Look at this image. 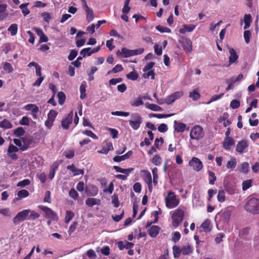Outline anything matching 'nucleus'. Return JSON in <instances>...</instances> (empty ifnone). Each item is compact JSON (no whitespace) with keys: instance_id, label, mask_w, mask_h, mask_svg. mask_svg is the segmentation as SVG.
Listing matches in <instances>:
<instances>
[{"instance_id":"7","label":"nucleus","mask_w":259,"mask_h":259,"mask_svg":"<svg viewBox=\"0 0 259 259\" xmlns=\"http://www.w3.org/2000/svg\"><path fill=\"white\" fill-rule=\"evenodd\" d=\"M81 2L82 7L85 11L86 15V20L88 22H91L95 18V14L92 9L89 7L86 0H80Z\"/></svg>"},{"instance_id":"35","label":"nucleus","mask_w":259,"mask_h":259,"mask_svg":"<svg viewBox=\"0 0 259 259\" xmlns=\"http://www.w3.org/2000/svg\"><path fill=\"white\" fill-rule=\"evenodd\" d=\"M189 97L194 101H197L200 98V94L196 91L194 90L190 92Z\"/></svg>"},{"instance_id":"64","label":"nucleus","mask_w":259,"mask_h":259,"mask_svg":"<svg viewBox=\"0 0 259 259\" xmlns=\"http://www.w3.org/2000/svg\"><path fill=\"white\" fill-rule=\"evenodd\" d=\"M158 130L159 132L165 133L168 130V127L166 124L161 123L158 126Z\"/></svg>"},{"instance_id":"44","label":"nucleus","mask_w":259,"mask_h":259,"mask_svg":"<svg viewBox=\"0 0 259 259\" xmlns=\"http://www.w3.org/2000/svg\"><path fill=\"white\" fill-rule=\"evenodd\" d=\"M126 76L127 79L132 80H136L139 77L138 73L135 71H132L127 74Z\"/></svg>"},{"instance_id":"40","label":"nucleus","mask_w":259,"mask_h":259,"mask_svg":"<svg viewBox=\"0 0 259 259\" xmlns=\"http://www.w3.org/2000/svg\"><path fill=\"white\" fill-rule=\"evenodd\" d=\"M152 162L155 165H160L162 162V159L159 155L156 154L153 156Z\"/></svg>"},{"instance_id":"57","label":"nucleus","mask_w":259,"mask_h":259,"mask_svg":"<svg viewBox=\"0 0 259 259\" xmlns=\"http://www.w3.org/2000/svg\"><path fill=\"white\" fill-rule=\"evenodd\" d=\"M112 203L114 204L115 207H118L119 205V202L118 197L117 194H114L112 196Z\"/></svg>"},{"instance_id":"34","label":"nucleus","mask_w":259,"mask_h":259,"mask_svg":"<svg viewBox=\"0 0 259 259\" xmlns=\"http://www.w3.org/2000/svg\"><path fill=\"white\" fill-rule=\"evenodd\" d=\"M8 31L10 32L11 35H15L18 31V25L16 24H12L8 28Z\"/></svg>"},{"instance_id":"56","label":"nucleus","mask_w":259,"mask_h":259,"mask_svg":"<svg viewBox=\"0 0 259 259\" xmlns=\"http://www.w3.org/2000/svg\"><path fill=\"white\" fill-rule=\"evenodd\" d=\"M62 162L63 161L62 160L55 161L51 165L50 168L56 171L58 168V167L62 163Z\"/></svg>"},{"instance_id":"55","label":"nucleus","mask_w":259,"mask_h":259,"mask_svg":"<svg viewBox=\"0 0 259 259\" xmlns=\"http://www.w3.org/2000/svg\"><path fill=\"white\" fill-rule=\"evenodd\" d=\"M30 123V118L27 116H23L19 121V123L22 125H28Z\"/></svg>"},{"instance_id":"3","label":"nucleus","mask_w":259,"mask_h":259,"mask_svg":"<svg viewBox=\"0 0 259 259\" xmlns=\"http://www.w3.org/2000/svg\"><path fill=\"white\" fill-rule=\"evenodd\" d=\"M184 217V211L180 208L175 210L172 214V224L175 228L178 227L183 221Z\"/></svg>"},{"instance_id":"30","label":"nucleus","mask_w":259,"mask_h":259,"mask_svg":"<svg viewBox=\"0 0 259 259\" xmlns=\"http://www.w3.org/2000/svg\"><path fill=\"white\" fill-rule=\"evenodd\" d=\"M172 252L174 257L175 258H178L180 256V255L182 253V249L180 248L179 246L174 245L172 246Z\"/></svg>"},{"instance_id":"15","label":"nucleus","mask_w":259,"mask_h":259,"mask_svg":"<svg viewBox=\"0 0 259 259\" xmlns=\"http://www.w3.org/2000/svg\"><path fill=\"white\" fill-rule=\"evenodd\" d=\"M235 141L232 137L225 138L223 142V147L226 150H230L231 147L234 145Z\"/></svg>"},{"instance_id":"45","label":"nucleus","mask_w":259,"mask_h":259,"mask_svg":"<svg viewBox=\"0 0 259 259\" xmlns=\"http://www.w3.org/2000/svg\"><path fill=\"white\" fill-rule=\"evenodd\" d=\"M217 198L219 202H223L225 201V193L223 190H219L217 195Z\"/></svg>"},{"instance_id":"16","label":"nucleus","mask_w":259,"mask_h":259,"mask_svg":"<svg viewBox=\"0 0 259 259\" xmlns=\"http://www.w3.org/2000/svg\"><path fill=\"white\" fill-rule=\"evenodd\" d=\"M22 141L23 143L22 148L21 151H24L27 150L33 143V139L31 138L23 137L22 138Z\"/></svg>"},{"instance_id":"46","label":"nucleus","mask_w":259,"mask_h":259,"mask_svg":"<svg viewBox=\"0 0 259 259\" xmlns=\"http://www.w3.org/2000/svg\"><path fill=\"white\" fill-rule=\"evenodd\" d=\"M2 127L4 128H11L13 125L12 123L7 119H4L1 121Z\"/></svg>"},{"instance_id":"60","label":"nucleus","mask_w":259,"mask_h":259,"mask_svg":"<svg viewBox=\"0 0 259 259\" xmlns=\"http://www.w3.org/2000/svg\"><path fill=\"white\" fill-rule=\"evenodd\" d=\"M111 114L112 115H116V116H122L126 117L130 115L129 112H123V111H113L111 112Z\"/></svg>"},{"instance_id":"1","label":"nucleus","mask_w":259,"mask_h":259,"mask_svg":"<svg viewBox=\"0 0 259 259\" xmlns=\"http://www.w3.org/2000/svg\"><path fill=\"white\" fill-rule=\"evenodd\" d=\"M244 208L245 210L250 213L259 214V199L248 197Z\"/></svg>"},{"instance_id":"41","label":"nucleus","mask_w":259,"mask_h":259,"mask_svg":"<svg viewBox=\"0 0 259 259\" xmlns=\"http://www.w3.org/2000/svg\"><path fill=\"white\" fill-rule=\"evenodd\" d=\"M208 180L209 183L210 185H213L214 184L215 181H216L217 177L215 175V174L211 171H208Z\"/></svg>"},{"instance_id":"52","label":"nucleus","mask_w":259,"mask_h":259,"mask_svg":"<svg viewBox=\"0 0 259 259\" xmlns=\"http://www.w3.org/2000/svg\"><path fill=\"white\" fill-rule=\"evenodd\" d=\"M250 229L249 227L244 228L240 231L239 236L242 238L244 236L248 235Z\"/></svg>"},{"instance_id":"54","label":"nucleus","mask_w":259,"mask_h":259,"mask_svg":"<svg viewBox=\"0 0 259 259\" xmlns=\"http://www.w3.org/2000/svg\"><path fill=\"white\" fill-rule=\"evenodd\" d=\"M64 155L66 158L68 159L72 158L75 155V152L73 150H70L69 151H66L64 152Z\"/></svg>"},{"instance_id":"49","label":"nucleus","mask_w":259,"mask_h":259,"mask_svg":"<svg viewBox=\"0 0 259 259\" xmlns=\"http://www.w3.org/2000/svg\"><path fill=\"white\" fill-rule=\"evenodd\" d=\"M237 164V161L235 158L231 160L228 161L227 163V167L228 169H234Z\"/></svg>"},{"instance_id":"5","label":"nucleus","mask_w":259,"mask_h":259,"mask_svg":"<svg viewBox=\"0 0 259 259\" xmlns=\"http://www.w3.org/2000/svg\"><path fill=\"white\" fill-rule=\"evenodd\" d=\"M204 136L203 128L199 125H195L191 130L190 137L194 140H200Z\"/></svg>"},{"instance_id":"31","label":"nucleus","mask_w":259,"mask_h":259,"mask_svg":"<svg viewBox=\"0 0 259 259\" xmlns=\"http://www.w3.org/2000/svg\"><path fill=\"white\" fill-rule=\"evenodd\" d=\"M143 99H145L146 98L145 97H140L139 96L137 100L132 101L131 102V105L132 106L134 107H138L140 105H142L144 104V102L143 101Z\"/></svg>"},{"instance_id":"25","label":"nucleus","mask_w":259,"mask_h":259,"mask_svg":"<svg viewBox=\"0 0 259 259\" xmlns=\"http://www.w3.org/2000/svg\"><path fill=\"white\" fill-rule=\"evenodd\" d=\"M24 109L27 111L31 110L33 113H36L39 111L38 106L33 104H29L25 105Z\"/></svg>"},{"instance_id":"14","label":"nucleus","mask_w":259,"mask_h":259,"mask_svg":"<svg viewBox=\"0 0 259 259\" xmlns=\"http://www.w3.org/2000/svg\"><path fill=\"white\" fill-rule=\"evenodd\" d=\"M153 66H145L143 69V71L145 72V73L143 75L144 78H148L149 77H151V79H154L155 74L153 70L151 69Z\"/></svg>"},{"instance_id":"20","label":"nucleus","mask_w":259,"mask_h":259,"mask_svg":"<svg viewBox=\"0 0 259 259\" xmlns=\"http://www.w3.org/2000/svg\"><path fill=\"white\" fill-rule=\"evenodd\" d=\"M113 150V147L111 142L107 143L105 146H103L100 150H98V152L101 154H107L109 151Z\"/></svg>"},{"instance_id":"2","label":"nucleus","mask_w":259,"mask_h":259,"mask_svg":"<svg viewBox=\"0 0 259 259\" xmlns=\"http://www.w3.org/2000/svg\"><path fill=\"white\" fill-rule=\"evenodd\" d=\"M165 202L168 208H173L179 205L180 200L177 199L174 192L169 191L167 193V197L165 198Z\"/></svg>"},{"instance_id":"13","label":"nucleus","mask_w":259,"mask_h":259,"mask_svg":"<svg viewBox=\"0 0 259 259\" xmlns=\"http://www.w3.org/2000/svg\"><path fill=\"white\" fill-rule=\"evenodd\" d=\"M184 50L188 53H191L192 50V42L190 39L183 38L180 41Z\"/></svg>"},{"instance_id":"63","label":"nucleus","mask_w":259,"mask_h":259,"mask_svg":"<svg viewBox=\"0 0 259 259\" xmlns=\"http://www.w3.org/2000/svg\"><path fill=\"white\" fill-rule=\"evenodd\" d=\"M19 149H19L16 146L13 145V144H10L8 147L7 151L10 153H16V152H18Z\"/></svg>"},{"instance_id":"61","label":"nucleus","mask_w":259,"mask_h":259,"mask_svg":"<svg viewBox=\"0 0 259 259\" xmlns=\"http://www.w3.org/2000/svg\"><path fill=\"white\" fill-rule=\"evenodd\" d=\"M41 17H42L44 21L47 23H49L50 21L52 19L51 15L48 12H44L41 14Z\"/></svg>"},{"instance_id":"32","label":"nucleus","mask_w":259,"mask_h":259,"mask_svg":"<svg viewBox=\"0 0 259 259\" xmlns=\"http://www.w3.org/2000/svg\"><path fill=\"white\" fill-rule=\"evenodd\" d=\"M141 172L144 174V179L146 183L152 181L151 174L148 170H142Z\"/></svg>"},{"instance_id":"33","label":"nucleus","mask_w":259,"mask_h":259,"mask_svg":"<svg viewBox=\"0 0 259 259\" xmlns=\"http://www.w3.org/2000/svg\"><path fill=\"white\" fill-rule=\"evenodd\" d=\"M145 106L146 108L152 111H158L161 110V108L160 106L155 104H150L149 103H146Z\"/></svg>"},{"instance_id":"48","label":"nucleus","mask_w":259,"mask_h":259,"mask_svg":"<svg viewBox=\"0 0 259 259\" xmlns=\"http://www.w3.org/2000/svg\"><path fill=\"white\" fill-rule=\"evenodd\" d=\"M249 166L248 163L244 162L242 163L241 165L240 171L243 173H247L249 170Z\"/></svg>"},{"instance_id":"50","label":"nucleus","mask_w":259,"mask_h":259,"mask_svg":"<svg viewBox=\"0 0 259 259\" xmlns=\"http://www.w3.org/2000/svg\"><path fill=\"white\" fill-rule=\"evenodd\" d=\"M30 184V181L29 179H24L21 181L19 182L17 186L19 187H24Z\"/></svg>"},{"instance_id":"8","label":"nucleus","mask_w":259,"mask_h":259,"mask_svg":"<svg viewBox=\"0 0 259 259\" xmlns=\"http://www.w3.org/2000/svg\"><path fill=\"white\" fill-rule=\"evenodd\" d=\"M29 211L27 209H24L17 213L16 215L13 219V222L15 225H19L25 220H27Z\"/></svg>"},{"instance_id":"42","label":"nucleus","mask_w":259,"mask_h":259,"mask_svg":"<svg viewBox=\"0 0 259 259\" xmlns=\"http://www.w3.org/2000/svg\"><path fill=\"white\" fill-rule=\"evenodd\" d=\"M98 69L95 66L92 67L91 69L88 71V75L89 76V80L92 81L94 79L93 76L94 74L97 71Z\"/></svg>"},{"instance_id":"39","label":"nucleus","mask_w":259,"mask_h":259,"mask_svg":"<svg viewBox=\"0 0 259 259\" xmlns=\"http://www.w3.org/2000/svg\"><path fill=\"white\" fill-rule=\"evenodd\" d=\"M58 112L54 110H51L48 114V119L54 121Z\"/></svg>"},{"instance_id":"11","label":"nucleus","mask_w":259,"mask_h":259,"mask_svg":"<svg viewBox=\"0 0 259 259\" xmlns=\"http://www.w3.org/2000/svg\"><path fill=\"white\" fill-rule=\"evenodd\" d=\"M73 115V111H71L68 116L62 120L61 126L64 130H68L69 125L72 122Z\"/></svg>"},{"instance_id":"21","label":"nucleus","mask_w":259,"mask_h":259,"mask_svg":"<svg viewBox=\"0 0 259 259\" xmlns=\"http://www.w3.org/2000/svg\"><path fill=\"white\" fill-rule=\"evenodd\" d=\"M160 229L158 226L153 225L149 230L148 234L151 237L154 238L158 234Z\"/></svg>"},{"instance_id":"53","label":"nucleus","mask_w":259,"mask_h":259,"mask_svg":"<svg viewBox=\"0 0 259 259\" xmlns=\"http://www.w3.org/2000/svg\"><path fill=\"white\" fill-rule=\"evenodd\" d=\"M69 195L70 197L74 200H76L78 197V194L74 188L71 189V190L69 191Z\"/></svg>"},{"instance_id":"6","label":"nucleus","mask_w":259,"mask_h":259,"mask_svg":"<svg viewBox=\"0 0 259 259\" xmlns=\"http://www.w3.org/2000/svg\"><path fill=\"white\" fill-rule=\"evenodd\" d=\"M131 117L133 120H129V124L131 127L134 130H138L142 122V117L138 113L132 114Z\"/></svg>"},{"instance_id":"47","label":"nucleus","mask_w":259,"mask_h":259,"mask_svg":"<svg viewBox=\"0 0 259 259\" xmlns=\"http://www.w3.org/2000/svg\"><path fill=\"white\" fill-rule=\"evenodd\" d=\"M157 167H154L152 169V172L153 174V182L154 183V185L156 186L157 184V180L158 178V174H157Z\"/></svg>"},{"instance_id":"36","label":"nucleus","mask_w":259,"mask_h":259,"mask_svg":"<svg viewBox=\"0 0 259 259\" xmlns=\"http://www.w3.org/2000/svg\"><path fill=\"white\" fill-rule=\"evenodd\" d=\"M14 134L17 137H21L25 134V130L22 127H18L13 132Z\"/></svg>"},{"instance_id":"51","label":"nucleus","mask_w":259,"mask_h":259,"mask_svg":"<svg viewBox=\"0 0 259 259\" xmlns=\"http://www.w3.org/2000/svg\"><path fill=\"white\" fill-rule=\"evenodd\" d=\"M156 29L159 32L161 33L163 32H167L169 33L171 32L170 29L168 27H164L161 25H158L156 27Z\"/></svg>"},{"instance_id":"18","label":"nucleus","mask_w":259,"mask_h":259,"mask_svg":"<svg viewBox=\"0 0 259 259\" xmlns=\"http://www.w3.org/2000/svg\"><path fill=\"white\" fill-rule=\"evenodd\" d=\"M224 187L226 192L231 195L234 194L236 190L235 185L229 182H224Z\"/></svg>"},{"instance_id":"28","label":"nucleus","mask_w":259,"mask_h":259,"mask_svg":"<svg viewBox=\"0 0 259 259\" xmlns=\"http://www.w3.org/2000/svg\"><path fill=\"white\" fill-rule=\"evenodd\" d=\"M28 195V191L25 189H22L18 191L17 193V197H16V199L17 200H19L22 198L27 197Z\"/></svg>"},{"instance_id":"58","label":"nucleus","mask_w":259,"mask_h":259,"mask_svg":"<svg viewBox=\"0 0 259 259\" xmlns=\"http://www.w3.org/2000/svg\"><path fill=\"white\" fill-rule=\"evenodd\" d=\"M82 133L88 137H90L93 139H97L98 137L92 131L85 130L82 132Z\"/></svg>"},{"instance_id":"24","label":"nucleus","mask_w":259,"mask_h":259,"mask_svg":"<svg viewBox=\"0 0 259 259\" xmlns=\"http://www.w3.org/2000/svg\"><path fill=\"white\" fill-rule=\"evenodd\" d=\"M229 53L230 54L229 57L230 63L231 64L235 63L238 58V55H237L235 51L233 48H230Z\"/></svg>"},{"instance_id":"10","label":"nucleus","mask_w":259,"mask_h":259,"mask_svg":"<svg viewBox=\"0 0 259 259\" xmlns=\"http://www.w3.org/2000/svg\"><path fill=\"white\" fill-rule=\"evenodd\" d=\"M38 207L46 213V218L54 220L57 218V213L48 206L40 205Z\"/></svg>"},{"instance_id":"37","label":"nucleus","mask_w":259,"mask_h":259,"mask_svg":"<svg viewBox=\"0 0 259 259\" xmlns=\"http://www.w3.org/2000/svg\"><path fill=\"white\" fill-rule=\"evenodd\" d=\"M57 97L58 98L59 104L62 105L64 103L66 99V96L64 93L63 92H59L58 93Z\"/></svg>"},{"instance_id":"43","label":"nucleus","mask_w":259,"mask_h":259,"mask_svg":"<svg viewBox=\"0 0 259 259\" xmlns=\"http://www.w3.org/2000/svg\"><path fill=\"white\" fill-rule=\"evenodd\" d=\"M252 184V180L251 179L247 180L242 182V190L245 191L249 189Z\"/></svg>"},{"instance_id":"22","label":"nucleus","mask_w":259,"mask_h":259,"mask_svg":"<svg viewBox=\"0 0 259 259\" xmlns=\"http://www.w3.org/2000/svg\"><path fill=\"white\" fill-rule=\"evenodd\" d=\"M86 87H87V83L85 81H83L79 88V91L80 93V98L81 99L83 100L85 99L87 97V94L85 93L86 92Z\"/></svg>"},{"instance_id":"62","label":"nucleus","mask_w":259,"mask_h":259,"mask_svg":"<svg viewBox=\"0 0 259 259\" xmlns=\"http://www.w3.org/2000/svg\"><path fill=\"white\" fill-rule=\"evenodd\" d=\"M122 70V66H115V67L111 70H109L107 72V74H110L112 73H117L121 71Z\"/></svg>"},{"instance_id":"59","label":"nucleus","mask_w":259,"mask_h":259,"mask_svg":"<svg viewBox=\"0 0 259 259\" xmlns=\"http://www.w3.org/2000/svg\"><path fill=\"white\" fill-rule=\"evenodd\" d=\"M240 105L239 101L234 99L230 103V107L233 109H237L239 107Z\"/></svg>"},{"instance_id":"27","label":"nucleus","mask_w":259,"mask_h":259,"mask_svg":"<svg viewBox=\"0 0 259 259\" xmlns=\"http://www.w3.org/2000/svg\"><path fill=\"white\" fill-rule=\"evenodd\" d=\"M181 249L182 253L184 255H189L192 253L193 251L192 247L190 245L183 246L182 247Z\"/></svg>"},{"instance_id":"12","label":"nucleus","mask_w":259,"mask_h":259,"mask_svg":"<svg viewBox=\"0 0 259 259\" xmlns=\"http://www.w3.org/2000/svg\"><path fill=\"white\" fill-rule=\"evenodd\" d=\"M100 49L101 48L100 46H98L92 49L91 48H87L83 49L80 51V54L83 57H85L86 56H91L93 54L98 52L100 50Z\"/></svg>"},{"instance_id":"38","label":"nucleus","mask_w":259,"mask_h":259,"mask_svg":"<svg viewBox=\"0 0 259 259\" xmlns=\"http://www.w3.org/2000/svg\"><path fill=\"white\" fill-rule=\"evenodd\" d=\"M74 216V214L72 211L67 210L66 212V215L65 218V223H69V222L73 219Z\"/></svg>"},{"instance_id":"26","label":"nucleus","mask_w":259,"mask_h":259,"mask_svg":"<svg viewBox=\"0 0 259 259\" xmlns=\"http://www.w3.org/2000/svg\"><path fill=\"white\" fill-rule=\"evenodd\" d=\"M27 210L29 211L28 216L27 217L28 220H34L40 217L39 213L33 210L27 209Z\"/></svg>"},{"instance_id":"9","label":"nucleus","mask_w":259,"mask_h":259,"mask_svg":"<svg viewBox=\"0 0 259 259\" xmlns=\"http://www.w3.org/2000/svg\"><path fill=\"white\" fill-rule=\"evenodd\" d=\"M189 165L192 166L194 170L199 171L203 167L202 162L197 157H193L189 162Z\"/></svg>"},{"instance_id":"19","label":"nucleus","mask_w":259,"mask_h":259,"mask_svg":"<svg viewBox=\"0 0 259 259\" xmlns=\"http://www.w3.org/2000/svg\"><path fill=\"white\" fill-rule=\"evenodd\" d=\"M175 130L178 133L183 132L186 127V125L182 122H178L176 120L174 121V125Z\"/></svg>"},{"instance_id":"29","label":"nucleus","mask_w":259,"mask_h":259,"mask_svg":"<svg viewBox=\"0 0 259 259\" xmlns=\"http://www.w3.org/2000/svg\"><path fill=\"white\" fill-rule=\"evenodd\" d=\"M201 227L203 229L204 232H208L210 231L211 228L210 227V221L209 220H206L201 225Z\"/></svg>"},{"instance_id":"23","label":"nucleus","mask_w":259,"mask_h":259,"mask_svg":"<svg viewBox=\"0 0 259 259\" xmlns=\"http://www.w3.org/2000/svg\"><path fill=\"white\" fill-rule=\"evenodd\" d=\"M85 203L89 206H92L95 205H99L100 204V200L94 198H89L86 200Z\"/></svg>"},{"instance_id":"4","label":"nucleus","mask_w":259,"mask_h":259,"mask_svg":"<svg viewBox=\"0 0 259 259\" xmlns=\"http://www.w3.org/2000/svg\"><path fill=\"white\" fill-rule=\"evenodd\" d=\"M143 51L144 49L142 48L131 50L123 48L121 49L120 51L117 52V55H121L122 57L127 58L130 56L141 54Z\"/></svg>"},{"instance_id":"17","label":"nucleus","mask_w":259,"mask_h":259,"mask_svg":"<svg viewBox=\"0 0 259 259\" xmlns=\"http://www.w3.org/2000/svg\"><path fill=\"white\" fill-rule=\"evenodd\" d=\"M248 147V143L246 140H243L239 141L236 147V150L237 152L242 153L244 150Z\"/></svg>"}]
</instances>
